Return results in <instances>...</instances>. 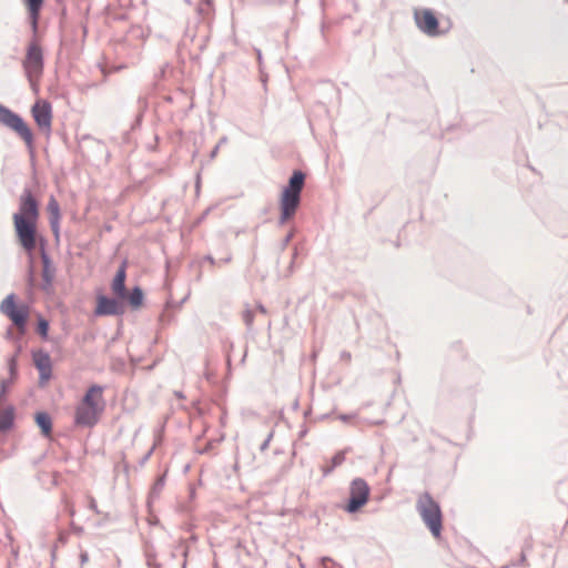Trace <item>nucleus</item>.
Wrapping results in <instances>:
<instances>
[{
	"label": "nucleus",
	"mask_w": 568,
	"mask_h": 568,
	"mask_svg": "<svg viewBox=\"0 0 568 568\" xmlns=\"http://www.w3.org/2000/svg\"><path fill=\"white\" fill-rule=\"evenodd\" d=\"M210 4H211V0H203L202 3L199 6V13L204 14L205 13L204 6L209 7Z\"/></svg>",
	"instance_id": "30"
},
{
	"label": "nucleus",
	"mask_w": 568,
	"mask_h": 568,
	"mask_svg": "<svg viewBox=\"0 0 568 568\" xmlns=\"http://www.w3.org/2000/svg\"><path fill=\"white\" fill-rule=\"evenodd\" d=\"M351 354L344 355V358H349Z\"/></svg>",
	"instance_id": "43"
},
{
	"label": "nucleus",
	"mask_w": 568,
	"mask_h": 568,
	"mask_svg": "<svg viewBox=\"0 0 568 568\" xmlns=\"http://www.w3.org/2000/svg\"><path fill=\"white\" fill-rule=\"evenodd\" d=\"M254 311H256V315H266L267 314V310L264 307V305L262 304H256L254 307H253Z\"/></svg>",
	"instance_id": "27"
},
{
	"label": "nucleus",
	"mask_w": 568,
	"mask_h": 568,
	"mask_svg": "<svg viewBox=\"0 0 568 568\" xmlns=\"http://www.w3.org/2000/svg\"><path fill=\"white\" fill-rule=\"evenodd\" d=\"M351 354L344 355V358H349Z\"/></svg>",
	"instance_id": "42"
},
{
	"label": "nucleus",
	"mask_w": 568,
	"mask_h": 568,
	"mask_svg": "<svg viewBox=\"0 0 568 568\" xmlns=\"http://www.w3.org/2000/svg\"><path fill=\"white\" fill-rule=\"evenodd\" d=\"M81 564H85L89 560L88 552L83 551L80 555Z\"/></svg>",
	"instance_id": "32"
},
{
	"label": "nucleus",
	"mask_w": 568,
	"mask_h": 568,
	"mask_svg": "<svg viewBox=\"0 0 568 568\" xmlns=\"http://www.w3.org/2000/svg\"><path fill=\"white\" fill-rule=\"evenodd\" d=\"M36 423L41 429L42 434L48 436L52 430V420L49 414L44 412H39L36 414Z\"/></svg>",
	"instance_id": "18"
},
{
	"label": "nucleus",
	"mask_w": 568,
	"mask_h": 568,
	"mask_svg": "<svg viewBox=\"0 0 568 568\" xmlns=\"http://www.w3.org/2000/svg\"><path fill=\"white\" fill-rule=\"evenodd\" d=\"M225 142H226V138L224 136V138H222V139L220 140V143H219L217 145L220 146L222 143H225Z\"/></svg>",
	"instance_id": "39"
},
{
	"label": "nucleus",
	"mask_w": 568,
	"mask_h": 568,
	"mask_svg": "<svg viewBox=\"0 0 568 568\" xmlns=\"http://www.w3.org/2000/svg\"><path fill=\"white\" fill-rule=\"evenodd\" d=\"M0 312L6 315L21 333H24L29 308L26 305L17 306L14 294H9L1 302Z\"/></svg>",
	"instance_id": "7"
},
{
	"label": "nucleus",
	"mask_w": 568,
	"mask_h": 568,
	"mask_svg": "<svg viewBox=\"0 0 568 568\" xmlns=\"http://www.w3.org/2000/svg\"><path fill=\"white\" fill-rule=\"evenodd\" d=\"M181 548H182V555H183L184 557H186V555H187V550L183 547V545H181Z\"/></svg>",
	"instance_id": "37"
},
{
	"label": "nucleus",
	"mask_w": 568,
	"mask_h": 568,
	"mask_svg": "<svg viewBox=\"0 0 568 568\" xmlns=\"http://www.w3.org/2000/svg\"><path fill=\"white\" fill-rule=\"evenodd\" d=\"M322 560H323V564H325L326 561H329L331 559L327 557H324Z\"/></svg>",
	"instance_id": "41"
},
{
	"label": "nucleus",
	"mask_w": 568,
	"mask_h": 568,
	"mask_svg": "<svg viewBox=\"0 0 568 568\" xmlns=\"http://www.w3.org/2000/svg\"><path fill=\"white\" fill-rule=\"evenodd\" d=\"M305 183V174L302 171H294L288 180L287 186L284 187L280 207L281 216L280 222L283 224L292 219L300 205L301 193Z\"/></svg>",
	"instance_id": "2"
},
{
	"label": "nucleus",
	"mask_w": 568,
	"mask_h": 568,
	"mask_svg": "<svg viewBox=\"0 0 568 568\" xmlns=\"http://www.w3.org/2000/svg\"><path fill=\"white\" fill-rule=\"evenodd\" d=\"M22 67L28 80L34 85L42 75L44 67L43 52L36 40L29 42Z\"/></svg>",
	"instance_id": "4"
},
{
	"label": "nucleus",
	"mask_w": 568,
	"mask_h": 568,
	"mask_svg": "<svg viewBox=\"0 0 568 568\" xmlns=\"http://www.w3.org/2000/svg\"><path fill=\"white\" fill-rule=\"evenodd\" d=\"M416 510L432 535L437 538L443 529V515L439 504L428 494L423 493L416 500Z\"/></svg>",
	"instance_id": "3"
},
{
	"label": "nucleus",
	"mask_w": 568,
	"mask_h": 568,
	"mask_svg": "<svg viewBox=\"0 0 568 568\" xmlns=\"http://www.w3.org/2000/svg\"><path fill=\"white\" fill-rule=\"evenodd\" d=\"M125 278H126V271H125V263H122V265L116 271V274L112 281V292L113 294L122 300L125 301L128 297V290L125 287Z\"/></svg>",
	"instance_id": "14"
},
{
	"label": "nucleus",
	"mask_w": 568,
	"mask_h": 568,
	"mask_svg": "<svg viewBox=\"0 0 568 568\" xmlns=\"http://www.w3.org/2000/svg\"><path fill=\"white\" fill-rule=\"evenodd\" d=\"M219 151V145H216L213 151L211 152V158H214Z\"/></svg>",
	"instance_id": "36"
},
{
	"label": "nucleus",
	"mask_w": 568,
	"mask_h": 568,
	"mask_svg": "<svg viewBox=\"0 0 568 568\" xmlns=\"http://www.w3.org/2000/svg\"><path fill=\"white\" fill-rule=\"evenodd\" d=\"M369 491L371 489L364 479L355 478L351 483L349 498L344 509L349 514L357 513L368 501Z\"/></svg>",
	"instance_id": "8"
},
{
	"label": "nucleus",
	"mask_w": 568,
	"mask_h": 568,
	"mask_svg": "<svg viewBox=\"0 0 568 568\" xmlns=\"http://www.w3.org/2000/svg\"><path fill=\"white\" fill-rule=\"evenodd\" d=\"M164 486V476H161L156 479V481L154 483V485L152 486V489H151V496L154 497V496H158L162 488Z\"/></svg>",
	"instance_id": "24"
},
{
	"label": "nucleus",
	"mask_w": 568,
	"mask_h": 568,
	"mask_svg": "<svg viewBox=\"0 0 568 568\" xmlns=\"http://www.w3.org/2000/svg\"><path fill=\"white\" fill-rule=\"evenodd\" d=\"M345 450H341L334 455L332 458V465L323 468V474L326 476L333 471V469L339 465H342L345 460Z\"/></svg>",
	"instance_id": "21"
},
{
	"label": "nucleus",
	"mask_w": 568,
	"mask_h": 568,
	"mask_svg": "<svg viewBox=\"0 0 568 568\" xmlns=\"http://www.w3.org/2000/svg\"><path fill=\"white\" fill-rule=\"evenodd\" d=\"M292 236V233L286 235V237L284 239V245H286L291 241Z\"/></svg>",
	"instance_id": "33"
},
{
	"label": "nucleus",
	"mask_w": 568,
	"mask_h": 568,
	"mask_svg": "<svg viewBox=\"0 0 568 568\" xmlns=\"http://www.w3.org/2000/svg\"><path fill=\"white\" fill-rule=\"evenodd\" d=\"M48 211L50 213V226L51 230L55 233L59 232V220H60V206L58 201L51 196L48 203Z\"/></svg>",
	"instance_id": "17"
},
{
	"label": "nucleus",
	"mask_w": 568,
	"mask_h": 568,
	"mask_svg": "<svg viewBox=\"0 0 568 568\" xmlns=\"http://www.w3.org/2000/svg\"><path fill=\"white\" fill-rule=\"evenodd\" d=\"M34 366L40 373V383L48 382L51 377V358L47 353L38 352L33 355Z\"/></svg>",
	"instance_id": "13"
},
{
	"label": "nucleus",
	"mask_w": 568,
	"mask_h": 568,
	"mask_svg": "<svg viewBox=\"0 0 568 568\" xmlns=\"http://www.w3.org/2000/svg\"><path fill=\"white\" fill-rule=\"evenodd\" d=\"M257 317L256 311L253 310L248 304H245V307L242 312V318L248 331L252 329L253 322Z\"/></svg>",
	"instance_id": "20"
},
{
	"label": "nucleus",
	"mask_w": 568,
	"mask_h": 568,
	"mask_svg": "<svg viewBox=\"0 0 568 568\" xmlns=\"http://www.w3.org/2000/svg\"><path fill=\"white\" fill-rule=\"evenodd\" d=\"M125 301H129L132 307H139L143 302V292L139 286H135L131 293L128 292V297Z\"/></svg>",
	"instance_id": "19"
},
{
	"label": "nucleus",
	"mask_w": 568,
	"mask_h": 568,
	"mask_svg": "<svg viewBox=\"0 0 568 568\" xmlns=\"http://www.w3.org/2000/svg\"><path fill=\"white\" fill-rule=\"evenodd\" d=\"M148 565L150 568H161L159 564H156L153 559H148Z\"/></svg>",
	"instance_id": "31"
},
{
	"label": "nucleus",
	"mask_w": 568,
	"mask_h": 568,
	"mask_svg": "<svg viewBox=\"0 0 568 568\" xmlns=\"http://www.w3.org/2000/svg\"><path fill=\"white\" fill-rule=\"evenodd\" d=\"M41 260H42V288L48 290L54 278L55 275V267L53 266L49 255L44 250L41 251Z\"/></svg>",
	"instance_id": "15"
},
{
	"label": "nucleus",
	"mask_w": 568,
	"mask_h": 568,
	"mask_svg": "<svg viewBox=\"0 0 568 568\" xmlns=\"http://www.w3.org/2000/svg\"><path fill=\"white\" fill-rule=\"evenodd\" d=\"M90 508L95 510L97 509V504H95V500L94 499H91L90 500Z\"/></svg>",
	"instance_id": "34"
},
{
	"label": "nucleus",
	"mask_w": 568,
	"mask_h": 568,
	"mask_svg": "<svg viewBox=\"0 0 568 568\" xmlns=\"http://www.w3.org/2000/svg\"><path fill=\"white\" fill-rule=\"evenodd\" d=\"M12 423H13V415H12V413L6 412L0 417V429L1 430L9 429L11 427Z\"/></svg>",
	"instance_id": "22"
},
{
	"label": "nucleus",
	"mask_w": 568,
	"mask_h": 568,
	"mask_svg": "<svg viewBox=\"0 0 568 568\" xmlns=\"http://www.w3.org/2000/svg\"><path fill=\"white\" fill-rule=\"evenodd\" d=\"M17 356H12L9 358L8 361V369H9V374H10V378L11 379H16L17 378Z\"/></svg>",
	"instance_id": "23"
},
{
	"label": "nucleus",
	"mask_w": 568,
	"mask_h": 568,
	"mask_svg": "<svg viewBox=\"0 0 568 568\" xmlns=\"http://www.w3.org/2000/svg\"><path fill=\"white\" fill-rule=\"evenodd\" d=\"M28 285L30 287L34 286V272H33L32 267H30L29 273H28Z\"/></svg>",
	"instance_id": "28"
},
{
	"label": "nucleus",
	"mask_w": 568,
	"mask_h": 568,
	"mask_svg": "<svg viewBox=\"0 0 568 568\" xmlns=\"http://www.w3.org/2000/svg\"><path fill=\"white\" fill-rule=\"evenodd\" d=\"M44 0H24V4L28 9L30 24L32 27L33 32L38 30V21L40 17V11L43 6Z\"/></svg>",
	"instance_id": "16"
},
{
	"label": "nucleus",
	"mask_w": 568,
	"mask_h": 568,
	"mask_svg": "<svg viewBox=\"0 0 568 568\" xmlns=\"http://www.w3.org/2000/svg\"><path fill=\"white\" fill-rule=\"evenodd\" d=\"M151 454H152V449L144 456L143 462H145L150 457Z\"/></svg>",
	"instance_id": "38"
},
{
	"label": "nucleus",
	"mask_w": 568,
	"mask_h": 568,
	"mask_svg": "<svg viewBox=\"0 0 568 568\" xmlns=\"http://www.w3.org/2000/svg\"><path fill=\"white\" fill-rule=\"evenodd\" d=\"M48 331H49V323H48V321H45L44 318H40L39 323H38V333L41 336H47Z\"/></svg>",
	"instance_id": "25"
},
{
	"label": "nucleus",
	"mask_w": 568,
	"mask_h": 568,
	"mask_svg": "<svg viewBox=\"0 0 568 568\" xmlns=\"http://www.w3.org/2000/svg\"><path fill=\"white\" fill-rule=\"evenodd\" d=\"M37 221L13 214L14 231L20 245L31 253L37 246Z\"/></svg>",
	"instance_id": "5"
},
{
	"label": "nucleus",
	"mask_w": 568,
	"mask_h": 568,
	"mask_svg": "<svg viewBox=\"0 0 568 568\" xmlns=\"http://www.w3.org/2000/svg\"><path fill=\"white\" fill-rule=\"evenodd\" d=\"M16 214H20L26 219L38 220V202L30 190L26 189L22 195L20 196L19 211Z\"/></svg>",
	"instance_id": "10"
},
{
	"label": "nucleus",
	"mask_w": 568,
	"mask_h": 568,
	"mask_svg": "<svg viewBox=\"0 0 568 568\" xmlns=\"http://www.w3.org/2000/svg\"><path fill=\"white\" fill-rule=\"evenodd\" d=\"M14 379H2L0 383V396L4 395Z\"/></svg>",
	"instance_id": "26"
},
{
	"label": "nucleus",
	"mask_w": 568,
	"mask_h": 568,
	"mask_svg": "<svg viewBox=\"0 0 568 568\" xmlns=\"http://www.w3.org/2000/svg\"><path fill=\"white\" fill-rule=\"evenodd\" d=\"M349 418H351V416H348V415H341L339 416V419L343 420V422H347V420H349Z\"/></svg>",
	"instance_id": "35"
},
{
	"label": "nucleus",
	"mask_w": 568,
	"mask_h": 568,
	"mask_svg": "<svg viewBox=\"0 0 568 568\" xmlns=\"http://www.w3.org/2000/svg\"><path fill=\"white\" fill-rule=\"evenodd\" d=\"M124 301L118 298H110L101 295L98 297V305L95 308L97 315H121L124 312Z\"/></svg>",
	"instance_id": "9"
},
{
	"label": "nucleus",
	"mask_w": 568,
	"mask_h": 568,
	"mask_svg": "<svg viewBox=\"0 0 568 568\" xmlns=\"http://www.w3.org/2000/svg\"><path fill=\"white\" fill-rule=\"evenodd\" d=\"M105 408L103 387L92 385L85 392L81 403L75 409V423L80 426H94Z\"/></svg>",
	"instance_id": "1"
},
{
	"label": "nucleus",
	"mask_w": 568,
	"mask_h": 568,
	"mask_svg": "<svg viewBox=\"0 0 568 568\" xmlns=\"http://www.w3.org/2000/svg\"><path fill=\"white\" fill-rule=\"evenodd\" d=\"M415 20L417 27L427 36L434 37L438 34V20L432 11L415 12Z\"/></svg>",
	"instance_id": "11"
},
{
	"label": "nucleus",
	"mask_w": 568,
	"mask_h": 568,
	"mask_svg": "<svg viewBox=\"0 0 568 568\" xmlns=\"http://www.w3.org/2000/svg\"><path fill=\"white\" fill-rule=\"evenodd\" d=\"M256 54H257V59L261 60L262 55H261V51L258 49L256 50Z\"/></svg>",
	"instance_id": "40"
},
{
	"label": "nucleus",
	"mask_w": 568,
	"mask_h": 568,
	"mask_svg": "<svg viewBox=\"0 0 568 568\" xmlns=\"http://www.w3.org/2000/svg\"><path fill=\"white\" fill-rule=\"evenodd\" d=\"M272 437H273V433H270V434H268V436H267V438L262 443V445H261V447H260V449H261L262 452H263V450H265V449H267V447H268V445H270V442H271Z\"/></svg>",
	"instance_id": "29"
},
{
	"label": "nucleus",
	"mask_w": 568,
	"mask_h": 568,
	"mask_svg": "<svg viewBox=\"0 0 568 568\" xmlns=\"http://www.w3.org/2000/svg\"><path fill=\"white\" fill-rule=\"evenodd\" d=\"M0 123L14 131L28 146L32 145L33 134L23 119L2 104H0Z\"/></svg>",
	"instance_id": "6"
},
{
	"label": "nucleus",
	"mask_w": 568,
	"mask_h": 568,
	"mask_svg": "<svg viewBox=\"0 0 568 568\" xmlns=\"http://www.w3.org/2000/svg\"><path fill=\"white\" fill-rule=\"evenodd\" d=\"M32 115L41 129H50L52 119V110L50 103L37 102L32 106Z\"/></svg>",
	"instance_id": "12"
}]
</instances>
